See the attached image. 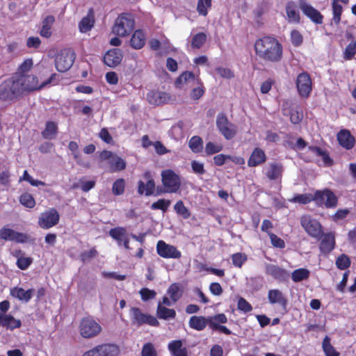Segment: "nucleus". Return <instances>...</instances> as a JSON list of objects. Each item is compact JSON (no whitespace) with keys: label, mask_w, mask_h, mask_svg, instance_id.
<instances>
[{"label":"nucleus","mask_w":356,"mask_h":356,"mask_svg":"<svg viewBox=\"0 0 356 356\" xmlns=\"http://www.w3.org/2000/svg\"><path fill=\"white\" fill-rule=\"evenodd\" d=\"M254 50L256 55L266 62L275 63L282 58V45L273 37L265 36L257 40Z\"/></svg>","instance_id":"f257e3e1"},{"label":"nucleus","mask_w":356,"mask_h":356,"mask_svg":"<svg viewBox=\"0 0 356 356\" xmlns=\"http://www.w3.org/2000/svg\"><path fill=\"white\" fill-rule=\"evenodd\" d=\"M54 76L55 74H51L49 78L44 79L42 75L38 76L36 74H31L15 78L19 91L22 95L41 90L50 83Z\"/></svg>","instance_id":"f03ea898"},{"label":"nucleus","mask_w":356,"mask_h":356,"mask_svg":"<svg viewBox=\"0 0 356 356\" xmlns=\"http://www.w3.org/2000/svg\"><path fill=\"white\" fill-rule=\"evenodd\" d=\"M135 22L132 15L121 14L115 20L113 26V33L121 37L129 35L134 30Z\"/></svg>","instance_id":"7ed1b4c3"},{"label":"nucleus","mask_w":356,"mask_h":356,"mask_svg":"<svg viewBox=\"0 0 356 356\" xmlns=\"http://www.w3.org/2000/svg\"><path fill=\"white\" fill-rule=\"evenodd\" d=\"M79 329L81 336L85 339L95 337L102 332L101 325L90 317L83 318L79 323Z\"/></svg>","instance_id":"20e7f679"},{"label":"nucleus","mask_w":356,"mask_h":356,"mask_svg":"<svg viewBox=\"0 0 356 356\" xmlns=\"http://www.w3.org/2000/svg\"><path fill=\"white\" fill-rule=\"evenodd\" d=\"M17 83V81L13 76L5 80L0 85V99L4 101L12 100L21 95Z\"/></svg>","instance_id":"39448f33"},{"label":"nucleus","mask_w":356,"mask_h":356,"mask_svg":"<svg viewBox=\"0 0 356 356\" xmlns=\"http://www.w3.org/2000/svg\"><path fill=\"white\" fill-rule=\"evenodd\" d=\"M76 58L75 53L71 49L61 51L56 57L55 65L58 72H65L72 66Z\"/></svg>","instance_id":"423d86ee"},{"label":"nucleus","mask_w":356,"mask_h":356,"mask_svg":"<svg viewBox=\"0 0 356 356\" xmlns=\"http://www.w3.org/2000/svg\"><path fill=\"white\" fill-rule=\"evenodd\" d=\"M131 320L133 325L140 326L143 324H148L152 326L159 325L157 319L151 315L143 313L139 308L132 307L130 309Z\"/></svg>","instance_id":"0eeeda50"},{"label":"nucleus","mask_w":356,"mask_h":356,"mask_svg":"<svg viewBox=\"0 0 356 356\" xmlns=\"http://www.w3.org/2000/svg\"><path fill=\"white\" fill-rule=\"evenodd\" d=\"M164 193H175L181 186L179 177L172 170H164L161 173Z\"/></svg>","instance_id":"6e6552de"},{"label":"nucleus","mask_w":356,"mask_h":356,"mask_svg":"<svg viewBox=\"0 0 356 356\" xmlns=\"http://www.w3.org/2000/svg\"><path fill=\"white\" fill-rule=\"evenodd\" d=\"M216 126L220 134L227 140L233 138L236 134V126L223 113L217 115Z\"/></svg>","instance_id":"1a4fd4ad"},{"label":"nucleus","mask_w":356,"mask_h":356,"mask_svg":"<svg viewBox=\"0 0 356 356\" xmlns=\"http://www.w3.org/2000/svg\"><path fill=\"white\" fill-rule=\"evenodd\" d=\"M300 224L305 232L312 237L315 238H320L321 237L323 233L322 227L316 220L305 215L301 217Z\"/></svg>","instance_id":"9d476101"},{"label":"nucleus","mask_w":356,"mask_h":356,"mask_svg":"<svg viewBox=\"0 0 356 356\" xmlns=\"http://www.w3.org/2000/svg\"><path fill=\"white\" fill-rule=\"evenodd\" d=\"M100 159L102 161H108L111 171L112 172L121 171L126 168L124 160L110 151L104 150L102 152Z\"/></svg>","instance_id":"9b49d317"},{"label":"nucleus","mask_w":356,"mask_h":356,"mask_svg":"<svg viewBox=\"0 0 356 356\" xmlns=\"http://www.w3.org/2000/svg\"><path fill=\"white\" fill-rule=\"evenodd\" d=\"M60 215L55 209H50L41 213L38 219V225L42 229H49L58 224Z\"/></svg>","instance_id":"f8f14e48"},{"label":"nucleus","mask_w":356,"mask_h":356,"mask_svg":"<svg viewBox=\"0 0 356 356\" xmlns=\"http://www.w3.org/2000/svg\"><path fill=\"white\" fill-rule=\"evenodd\" d=\"M296 86L301 97H309L312 91V83L311 78L307 72H302L297 76Z\"/></svg>","instance_id":"ddd939ff"},{"label":"nucleus","mask_w":356,"mask_h":356,"mask_svg":"<svg viewBox=\"0 0 356 356\" xmlns=\"http://www.w3.org/2000/svg\"><path fill=\"white\" fill-rule=\"evenodd\" d=\"M156 251L158 254L163 258L179 259L181 256V252L174 245L167 244L163 241L157 243Z\"/></svg>","instance_id":"4468645a"},{"label":"nucleus","mask_w":356,"mask_h":356,"mask_svg":"<svg viewBox=\"0 0 356 356\" xmlns=\"http://www.w3.org/2000/svg\"><path fill=\"white\" fill-rule=\"evenodd\" d=\"M200 84V79L193 72H184L176 80L175 85L177 88H182L184 86L187 87H193Z\"/></svg>","instance_id":"2eb2a0df"},{"label":"nucleus","mask_w":356,"mask_h":356,"mask_svg":"<svg viewBox=\"0 0 356 356\" xmlns=\"http://www.w3.org/2000/svg\"><path fill=\"white\" fill-rule=\"evenodd\" d=\"M300 8L303 13L310 18L314 23L321 24L323 23V16L317 10L313 8L305 1H300Z\"/></svg>","instance_id":"dca6fc26"},{"label":"nucleus","mask_w":356,"mask_h":356,"mask_svg":"<svg viewBox=\"0 0 356 356\" xmlns=\"http://www.w3.org/2000/svg\"><path fill=\"white\" fill-rule=\"evenodd\" d=\"M0 238L17 243H24L26 241L27 236L26 234L17 232L12 229L3 227L0 229Z\"/></svg>","instance_id":"f3484780"},{"label":"nucleus","mask_w":356,"mask_h":356,"mask_svg":"<svg viewBox=\"0 0 356 356\" xmlns=\"http://www.w3.org/2000/svg\"><path fill=\"white\" fill-rule=\"evenodd\" d=\"M122 56V52L120 49H113L106 54L104 61L106 65L114 67L121 63Z\"/></svg>","instance_id":"a211bd4d"},{"label":"nucleus","mask_w":356,"mask_h":356,"mask_svg":"<svg viewBox=\"0 0 356 356\" xmlns=\"http://www.w3.org/2000/svg\"><path fill=\"white\" fill-rule=\"evenodd\" d=\"M316 197L325 203L326 207H335L337 204V198L330 190L318 191Z\"/></svg>","instance_id":"6ab92c4d"},{"label":"nucleus","mask_w":356,"mask_h":356,"mask_svg":"<svg viewBox=\"0 0 356 356\" xmlns=\"http://www.w3.org/2000/svg\"><path fill=\"white\" fill-rule=\"evenodd\" d=\"M34 289L24 290L20 287H13L10 289V294L15 298L23 302H28L33 297Z\"/></svg>","instance_id":"aec40b11"},{"label":"nucleus","mask_w":356,"mask_h":356,"mask_svg":"<svg viewBox=\"0 0 356 356\" xmlns=\"http://www.w3.org/2000/svg\"><path fill=\"white\" fill-rule=\"evenodd\" d=\"M147 99L151 104L159 105L168 102L170 96L165 92L151 91L147 94Z\"/></svg>","instance_id":"412c9836"},{"label":"nucleus","mask_w":356,"mask_h":356,"mask_svg":"<svg viewBox=\"0 0 356 356\" xmlns=\"http://www.w3.org/2000/svg\"><path fill=\"white\" fill-rule=\"evenodd\" d=\"M322 240L320 243L321 252L325 254L330 253L334 248V236L332 233L322 234Z\"/></svg>","instance_id":"4be33fe9"},{"label":"nucleus","mask_w":356,"mask_h":356,"mask_svg":"<svg viewBox=\"0 0 356 356\" xmlns=\"http://www.w3.org/2000/svg\"><path fill=\"white\" fill-rule=\"evenodd\" d=\"M20 320L15 319L10 314L0 313V327H4L9 330H14L21 326Z\"/></svg>","instance_id":"5701e85b"},{"label":"nucleus","mask_w":356,"mask_h":356,"mask_svg":"<svg viewBox=\"0 0 356 356\" xmlns=\"http://www.w3.org/2000/svg\"><path fill=\"white\" fill-rule=\"evenodd\" d=\"M144 177L147 180L146 184L143 181H140L138 182V193L142 195L145 193V195L148 196L154 193L155 188L154 181L150 179V173L145 172Z\"/></svg>","instance_id":"b1692460"},{"label":"nucleus","mask_w":356,"mask_h":356,"mask_svg":"<svg viewBox=\"0 0 356 356\" xmlns=\"http://www.w3.org/2000/svg\"><path fill=\"white\" fill-rule=\"evenodd\" d=\"M268 299L270 304H278L285 307L287 304V300L282 292L278 289H270L268 293Z\"/></svg>","instance_id":"393cba45"},{"label":"nucleus","mask_w":356,"mask_h":356,"mask_svg":"<svg viewBox=\"0 0 356 356\" xmlns=\"http://www.w3.org/2000/svg\"><path fill=\"white\" fill-rule=\"evenodd\" d=\"M339 144L347 149H351L355 144V138L348 130H341L337 134Z\"/></svg>","instance_id":"a878e982"},{"label":"nucleus","mask_w":356,"mask_h":356,"mask_svg":"<svg viewBox=\"0 0 356 356\" xmlns=\"http://www.w3.org/2000/svg\"><path fill=\"white\" fill-rule=\"evenodd\" d=\"M266 160L265 152L260 148H255L250 156L248 165L250 167H255L264 163Z\"/></svg>","instance_id":"bb28decb"},{"label":"nucleus","mask_w":356,"mask_h":356,"mask_svg":"<svg viewBox=\"0 0 356 356\" xmlns=\"http://www.w3.org/2000/svg\"><path fill=\"white\" fill-rule=\"evenodd\" d=\"M99 356H118L119 348L115 344L106 343L95 347Z\"/></svg>","instance_id":"cd10ccee"},{"label":"nucleus","mask_w":356,"mask_h":356,"mask_svg":"<svg viewBox=\"0 0 356 356\" xmlns=\"http://www.w3.org/2000/svg\"><path fill=\"white\" fill-rule=\"evenodd\" d=\"M95 18L92 9H90L87 16L84 17L79 24V31L81 33H86L90 31L94 26Z\"/></svg>","instance_id":"c85d7f7f"},{"label":"nucleus","mask_w":356,"mask_h":356,"mask_svg":"<svg viewBox=\"0 0 356 356\" xmlns=\"http://www.w3.org/2000/svg\"><path fill=\"white\" fill-rule=\"evenodd\" d=\"M266 272L276 280H283L287 277L286 270L273 264H266Z\"/></svg>","instance_id":"c756f323"},{"label":"nucleus","mask_w":356,"mask_h":356,"mask_svg":"<svg viewBox=\"0 0 356 356\" xmlns=\"http://www.w3.org/2000/svg\"><path fill=\"white\" fill-rule=\"evenodd\" d=\"M189 326L197 331L203 330L208 324L207 317L202 316H193L188 322Z\"/></svg>","instance_id":"7c9ffc66"},{"label":"nucleus","mask_w":356,"mask_h":356,"mask_svg":"<svg viewBox=\"0 0 356 356\" xmlns=\"http://www.w3.org/2000/svg\"><path fill=\"white\" fill-rule=\"evenodd\" d=\"M168 349L173 356H187V350L185 347H183L181 340H175L170 342Z\"/></svg>","instance_id":"2f4dec72"},{"label":"nucleus","mask_w":356,"mask_h":356,"mask_svg":"<svg viewBox=\"0 0 356 356\" xmlns=\"http://www.w3.org/2000/svg\"><path fill=\"white\" fill-rule=\"evenodd\" d=\"M130 42L133 48L141 49L145 44V36L143 32L141 30H136L133 34Z\"/></svg>","instance_id":"473e14b6"},{"label":"nucleus","mask_w":356,"mask_h":356,"mask_svg":"<svg viewBox=\"0 0 356 356\" xmlns=\"http://www.w3.org/2000/svg\"><path fill=\"white\" fill-rule=\"evenodd\" d=\"M282 173V166L276 163H271L266 172V175L270 180L278 179Z\"/></svg>","instance_id":"72a5a7b5"},{"label":"nucleus","mask_w":356,"mask_h":356,"mask_svg":"<svg viewBox=\"0 0 356 356\" xmlns=\"http://www.w3.org/2000/svg\"><path fill=\"white\" fill-rule=\"evenodd\" d=\"M55 22V18L52 15L47 16L42 21V26L40 30V35L44 38H49L51 35V28Z\"/></svg>","instance_id":"f704fd0d"},{"label":"nucleus","mask_w":356,"mask_h":356,"mask_svg":"<svg viewBox=\"0 0 356 356\" xmlns=\"http://www.w3.org/2000/svg\"><path fill=\"white\" fill-rule=\"evenodd\" d=\"M58 131L57 124L54 122H47L45 129L42 132L44 138L51 140L56 138Z\"/></svg>","instance_id":"c9c22d12"},{"label":"nucleus","mask_w":356,"mask_h":356,"mask_svg":"<svg viewBox=\"0 0 356 356\" xmlns=\"http://www.w3.org/2000/svg\"><path fill=\"white\" fill-rule=\"evenodd\" d=\"M33 67V62L31 58L24 60L19 66L15 76L13 77H19L20 76L29 75Z\"/></svg>","instance_id":"e433bc0d"},{"label":"nucleus","mask_w":356,"mask_h":356,"mask_svg":"<svg viewBox=\"0 0 356 356\" xmlns=\"http://www.w3.org/2000/svg\"><path fill=\"white\" fill-rule=\"evenodd\" d=\"M109 235L118 241L119 245H122V241L127 236V230L122 227H118L110 229Z\"/></svg>","instance_id":"4c0bfd02"},{"label":"nucleus","mask_w":356,"mask_h":356,"mask_svg":"<svg viewBox=\"0 0 356 356\" xmlns=\"http://www.w3.org/2000/svg\"><path fill=\"white\" fill-rule=\"evenodd\" d=\"M156 313L159 318L165 320L174 318L176 316V312L174 309L163 307L161 303L158 305Z\"/></svg>","instance_id":"58836bf2"},{"label":"nucleus","mask_w":356,"mask_h":356,"mask_svg":"<svg viewBox=\"0 0 356 356\" xmlns=\"http://www.w3.org/2000/svg\"><path fill=\"white\" fill-rule=\"evenodd\" d=\"M286 11L288 19L290 22L298 23L300 21V15L296 9L294 3L289 2L286 6Z\"/></svg>","instance_id":"ea45409f"},{"label":"nucleus","mask_w":356,"mask_h":356,"mask_svg":"<svg viewBox=\"0 0 356 356\" xmlns=\"http://www.w3.org/2000/svg\"><path fill=\"white\" fill-rule=\"evenodd\" d=\"M309 270L306 268H298L292 273L291 278L295 282H301L307 280L309 276Z\"/></svg>","instance_id":"a19ab883"},{"label":"nucleus","mask_w":356,"mask_h":356,"mask_svg":"<svg viewBox=\"0 0 356 356\" xmlns=\"http://www.w3.org/2000/svg\"><path fill=\"white\" fill-rule=\"evenodd\" d=\"M322 346L326 356H339V353L331 345L330 339L327 336L324 338Z\"/></svg>","instance_id":"79ce46f5"},{"label":"nucleus","mask_w":356,"mask_h":356,"mask_svg":"<svg viewBox=\"0 0 356 356\" xmlns=\"http://www.w3.org/2000/svg\"><path fill=\"white\" fill-rule=\"evenodd\" d=\"M168 293L173 302H177L182 295V291L179 284L174 283L168 289Z\"/></svg>","instance_id":"37998d69"},{"label":"nucleus","mask_w":356,"mask_h":356,"mask_svg":"<svg viewBox=\"0 0 356 356\" xmlns=\"http://www.w3.org/2000/svg\"><path fill=\"white\" fill-rule=\"evenodd\" d=\"M207 35L204 33H198L194 35L191 40V47L195 49H200L205 43Z\"/></svg>","instance_id":"c03bdc74"},{"label":"nucleus","mask_w":356,"mask_h":356,"mask_svg":"<svg viewBox=\"0 0 356 356\" xmlns=\"http://www.w3.org/2000/svg\"><path fill=\"white\" fill-rule=\"evenodd\" d=\"M211 7V0H198L197 11L200 15L206 16Z\"/></svg>","instance_id":"a18cd8bd"},{"label":"nucleus","mask_w":356,"mask_h":356,"mask_svg":"<svg viewBox=\"0 0 356 356\" xmlns=\"http://www.w3.org/2000/svg\"><path fill=\"white\" fill-rule=\"evenodd\" d=\"M174 209L178 215L181 216L184 219H188L191 216V212L181 200H179L175 204Z\"/></svg>","instance_id":"49530a36"},{"label":"nucleus","mask_w":356,"mask_h":356,"mask_svg":"<svg viewBox=\"0 0 356 356\" xmlns=\"http://www.w3.org/2000/svg\"><path fill=\"white\" fill-rule=\"evenodd\" d=\"M202 140L199 136H193L189 142L188 145L191 149L195 153L200 152L202 149Z\"/></svg>","instance_id":"de8ad7c7"},{"label":"nucleus","mask_w":356,"mask_h":356,"mask_svg":"<svg viewBox=\"0 0 356 356\" xmlns=\"http://www.w3.org/2000/svg\"><path fill=\"white\" fill-rule=\"evenodd\" d=\"M19 202L23 206L30 209L34 207L35 205L33 197L28 193H25L20 196Z\"/></svg>","instance_id":"09e8293b"},{"label":"nucleus","mask_w":356,"mask_h":356,"mask_svg":"<svg viewBox=\"0 0 356 356\" xmlns=\"http://www.w3.org/2000/svg\"><path fill=\"white\" fill-rule=\"evenodd\" d=\"M309 150L316 156H321L325 165H330L332 160L329 157L328 154L323 151L320 147H309Z\"/></svg>","instance_id":"8fccbe9b"},{"label":"nucleus","mask_w":356,"mask_h":356,"mask_svg":"<svg viewBox=\"0 0 356 356\" xmlns=\"http://www.w3.org/2000/svg\"><path fill=\"white\" fill-rule=\"evenodd\" d=\"M350 265V259L348 255L342 254L339 255L336 260V266L341 270L348 268Z\"/></svg>","instance_id":"3c124183"},{"label":"nucleus","mask_w":356,"mask_h":356,"mask_svg":"<svg viewBox=\"0 0 356 356\" xmlns=\"http://www.w3.org/2000/svg\"><path fill=\"white\" fill-rule=\"evenodd\" d=\"M170 204L171 201L170 200L160 199L151 205V209L153 210L161 209L163 212H165Z\"/></svg>","instance_id":"603ef678"},{"label":"nucleus","mask_w":356,"mask_h":356,"mask_svg":"<svg viewBox=\"0 0 356 356\" xmlns=\"http://www.w3.org/2000/svg\"><path fill=\"white\" fill-rule=\"evenodd\" d=\"M98 254V252L95 248H92L90 250L83 251L80 254L81 260L83 263L90 262L92 259L95 258Z\"/></svg>","instance_id":"864d4df0"},{"label":"nucleus","mask_w":356,"mask_h":356,"mask_svg":"<svg viewBox=\"0 0 356 356\" xmlns=\"http://www.w3.org/2000/svg\"><path fill=\"white\" fill-rule=\"evenodd\" d=\"M338 0H334L332 2L333 10V21L338 24L341 20V15L342 13V7L337 3Z\"/></svg>","instance_id":"5fc2aeb1"},{"label":"nucleus","mask_w":356,"mask_h":356,"mask_svg":"<svg viewBox=\"0 0 356 356\" xmlns=\"http://www.w3.org/2000/svg\"><path fill=\"white\" fill-rule=\"evenodd\" d=\"M124 180L123 179H117L113 184L112 191L115 195H122L124 191Z\"/></svg>","instance_id":"6e6d98bb"},{"label":"nucleus","mask_w":356,"mask_h":356,"mask_svg":"<svg viewBox=\"0 0 356 356\" xmlns=\"http://www.w3.org/2000/svg\"><path fill=\"white\" fill-rule=\"evenodd\" d=\"M232 260L234 266L241 268L247 260V255L244 253H235L232 254Z\"/></svg>","instance_id":"4d7b16f0"},{"label":"nucleus","mask_w":356,"mask_h":356,"mask_svg":"<svg viewBox=\"0 0 356 356\" xmlns=\"http://www.w3.org/2000/svg\"><path fill=\"white\" fill-rule=\"evenodd\" d=\"M284 145L289 147L292 149H302L307 145V143L302 138H299L296 143H293L291 140H286L284 142Z\"/></svg>","instance_id":"13d9d810"},{"label":"nucleus","mask_w":356,"mask_h":356,"mask_svg":"<svg viewBox=\"0 0 356 356\" xmlns=\"http://www.w3.org/2000/svg\"><path fill=\"white\" fill-rule=\"evenodd\" d=\"M291 41L293 46H300L303 41L302 34L297 30H293L291 32Z\"/></svg>","instance_id":"bf43d9fd"},{"label":"nucleus","mask_w":356,"mask_h":356,"mask_svg":"<svg viewBox=\"0 0 356 356\" xmlns=\"http://www.w3.org/2000/svg\"><path fill=\"white\" fill-rule=\"evenodd\" d=\"M141 356H157L156 351L152 343H147L143 346Z\"/></svg>","instance_id":"052dcab7"},{"label":"nucleus","mask_w":356,"mask_h":356,"mask_svg":"<svg viewBox=\"0 0 356 356\" xmlns=\"http://www.w3.org/2000/svg\"><path fill=\"white\" fill-rule=\"evenodd\" d=\"M68 148L72 152V153L74 155V157L75 159H76L77 161V163L79 164V165H84L86 167H89V164H84V163H82L80 162V161L79 160V155H78V149H79V146H78V144L74 142V141H70L69 143V145H68Z\"/></svg>","instance_id":"680f3d73"},{"label":"nucleus","mask_w":356,"mask_h":356,"mask_svg":"<svg viewBox=\"0 0 356 356\" xmlns=\"http://www.w3.org/2000/svg\"><path fill=\"white\" fill-rule=\"evenodd\" d=\"M222 149V147L220 145H216L211 142H209L207 143L205 147V152L207 154H213L220 152Z\"/></svg>","instance_id":"e2e57ef3"},{"label":"nucleus","mask_w":356,"mask_h":356,"mask_svg":"<svg viewBox=\"0 0 356 356\" xmlns=\"http://www.w3.org/2000/svg\"><path fill=\"white\" fill-rule=\"evenodd\" d=\"M238 309L245 313L252 311V307L243 298H240L238 301Z\"/></svg>","instance_id":"0e129e2a"},{"label":"nucleus","mask_w":356,"mask_h":356,"mask_svg":"<svg viewBox=\"0 0 356 356\" xmlns=\"http://www.w3.org/2000/svg\"><path fill=\"white\" fill-rule=\"evenodd\" d=\"M139 293L141 296L142 300L144 301L153 299L156 296V292L154 291L150 290L147 288H143L140 289Z\"/></svg>","instance_id":"69168bd1"},{"label":"nucleus","mask_w":356,"mask_h":356,"mask_svg":"<svg viewBox=\"0 0 356 356\" xmlns=\"http://www.w3.org/2000/svg\"><path fill=\"white\" fill-rule=\"evenodd\" d=\"M32 263V259L30 257H19L17 261V266L21 270L26 269Z\"/></svg>","instance_id":"338daca9"},{"label":"nucleus","mask_w":356,"mask_h":356,"mask_svg":"<svg viewBox=\"0 0 356 356\" xmlns=\"http://www.w3.org/2000/svg\"><path fill=\"white\" fill-rule=\"evenodd\" d=\"M356 54V41L350 43L346 47L344 52V57L346 59H350Z\"/></svg>","instance_id":"774afa93"}]
</instances>
